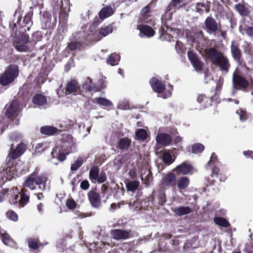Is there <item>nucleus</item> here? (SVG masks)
Instances as JSON below:
<instances>
[{
	"label": "nucleus",
	"mask_w": 253,
	"mask_h": 253,
	"mask_svg": "<svg viewBox=\"0 0 253 253\" xmlns=\"http://www.w3.org/2000/svg\"><path fill=\"white\" fill-rule=\"evenodd\" d=\"M130 232L123 229H115L111 230L112 237L117 240H126L130 237Z\"/></svg>",
	"instance_id": "nucleus-17"
},
{
	"label": "nucleus",
	"mask_w": 253,
	"mask_h": 253,
	"mask_svg": "<svg viewBox=\"0 0 253 253\" xmlns=\"http://www.w3.org/2000/svg\"><path fill=\"white\" fill-rule=\"evenodd\" d=\"M150 5H147L141 10L140 14L142 17V20L144 22H146L148 17L150 16Z\"/></svg>",
	"instance_id": "nucleus-43"
},
{
	"label": "nucleus",
	"mask_w": 253,
	"mask_h": 253,
	"mask_svg": "<svg viewBox=\"0 0 253 253\" xmlns=\"http://www.w3.org/2000/svg\"><path fill=\"white\" fill-rule=\"evenodd\" d=\"M114 13V11L112 7L106 6L103 7L98 13L99 18L96 17L94 19L92 23L93 25L98 26L103 20L111 16Z\"/></svg>",
	"instance_id": "nucleus-10"
},
{
	"label": "nucleus",
	"mask_w": 253,
	"mask_h": 253,
	"mask_svg": "<svg viewBox=\"0 0 253 253\" xmlns=\"http://www.w3.org/2000/svg\"><path fill=\"white\" fill-rule=\"evenodd\" d=\"M88 198L91 205L95 208H98L101 205L100 195L93 191H90L88 194Z\"/></svg>",
	"instance_id": "nucleus-21"
},
{
	"label": "nucleus",
	"mask_w": 253,
	"mask_h": 253,
	"mask_svg": "<svg viewBox=\"0 0 253 253\" xmlns=\"http://www.w3.org/2000/svg\"><path fill=\"white\" fill-rule=\"evenodd\" d=\"M131 140L128 137L121 138L118 141L117 147L120 150L127 149L131 145Z\"/></svg>",
	"instance_id": "nucleus-34"
},
{
	"label": "nucleus",
	"mask_w": 253,
	"mask_h": 253,
	"mask_svg": "<svg viewBox=\"0 0 253 253\" xmlns=\"http://www.w3.org/2000/svg\"><path fill=\"white\" fill-rule=\"evenodd\" d=\"M175 49L178 53H185L186 51V48L184 45L179 41H177L175 44Z\"/></svg>",
	"instance_id": "nucleus-50"
},
{
	"label": "nucleus",
	"mask_w": 253,
	"mask_h": 253,
	"mask_svg": "<svg viewBox=\"0 0 253 253\" xmlns=\"http://www.w3.org/2000/svg\"><path fill=\"white\" fill-rule=\"evenodd\" d=\"M194 36L195 37L193 38L192 42L197 43H199V42L197 41L196 38H198L200 40H203L204 39V34L202 31L195 33Z\"/></svg>",
	"instance_id": "nucleus-61"
},
{
	"label": "nucleus",
	"mask_w": 253,
	"mask_h": 253,
	"mask_svg": "<svg viewBox=\"0 0 253 253\" xmlns=\"http://www.w3.org/2000/svg\"><path fill=\"white\" fill-rule=\"evenodd\" d=\"M1 235L2 242L5 245L8 244L10 241L9 235L7 233H3Z\"/></svg>",
	"instance_id": "nucleus-64"
},
{
	"label": "nucleus",
	"mask_w": 253,
	"mask_h": 253,
	"mask_svg": "<svg viewBox=\"0 0 253 253\" xmlns=\"http://www.w3.org/2000/svg\"><path fill=\"white\" fill-rule=\"evenodd\" d=\"M90 84H91V79L88 78L82 85V88L85 91H91Z\"/></svg>",
	"instance_id": "nucleus-55"
},
{
	"label": "nucleus",
	"mask_w": 253,
	"mask_h": 253,
	"mask_svg": "<svg viewBox=\"0 0 253 253\" xmlns=\"http://www.w3.org/2000/svg\"><path fill=\"white\" fill-rule=\"evenodd\" d=\"M28 190L26 189L23 188L19 192V194H20V199L18 201V204L21 207L25 206L29 202L30 196L26 194Z\"/></svg>",
	"instance_id": "nucleus-29"
},
{
	"label": "nucleus",
	"mask_w": 253,
	"mask_h": 253,
	"mask_svg": "<svg viewBox=\"0 0 253 253\" xmlns=\"http://www.w3.org/2000/svg\"><path fill=\"white\" fill-rule=\"evenodd\" d=\"M60 5V12L67 14L70 9V0H61Z\"/></svg>",
	"instance_id": "nucleus-42"
},
{
	"label": "nucleus",
	"mask_w": 253,
	"mask_h": 253,
	"mask_svg": "<svg viewBox=\"0 0 253 253\" xmlns=\"http://www.w3.org/2000/svg\"><path fill=\"white\" fill-rule=\"evenodd\" d=\"M205 57L207 61L212 65L219 67L222 72L227 73L230 68L228 58L219 50L214 47L207 48L204 50Z\"/></svg>",
	"instance_id": "nucleus-3"
},
{
	"label": "nucleus",
	"mask_w": 253,
	"mask_h": 253,
	"mask_svg": "<svg viewBox=\"0 0 253 253\" xmlns=\"http://www.w3.org/2000/svg\"><path fill=\"white\" fill-rule=\"evenodd\" d=\"M6 216L9 219L13 221H17L18 219V216L17 214L12 210H9L7 211L5 213Z\"/></svg>",
	"instance_id": "nucleus-49"
},
{
	"label": "nucleus",
	"mask_w": 253,
	"mask_h": 253,
	"mask_svg": "<svg viewBox=\"0 0 253 253\" xmlns=\"http://www.w3.org/2000/svg\"><path fill=\"white\" fill-rule=\"evenodd\" d=\"M58 151V154L56 156L54 155V158H56L60 162H63L66 159V157L69 154H67V152H64L60 150Z\"/></svg>",
	"instance_id": "nucleus-53"
},
{
	"label": "nucleus",
	"mask_w": 253,
	"mask_h": 253,
	"mask_svg": "<svg viewBox=\"0 0 253 253\" xmlns=\"http://www.w3.org/2000/svg\"><path fill=\"white\" fill-rule=\"evenodd\" d=\"M231 53L234 60H238L242 57V51L240 48V45L238 42L233 41L230 45Z\"/></svg>",
	"instance_id": "nucleus-19"
},
{
	"label": "nucleus",
	"mask_w": 253,
	"mask_h": 253,
	"mask_svg": "<svg viewBox=\"0 0 253 253\" xmlns=\"http://www.w3.org/2000/svg\"><path fill=\"white\" fill-rule=\"evenodd\" d=\"M233 84L238 89H246L249 85V82L241 76L239 67H237L233 73Z\"/></svg>",
	"instance_id": "nucleus-7"
},
{
	"label": "nucleus",
	"mask_w": 253,
	"mask_h": 253,
	"mask_svg": "<svg viewBox=\"0 0 253 253\" xmlns=\"http://www.w3.org/2000/svg\"><path fill=\"white\" fill-rule=\"evenodd\" d=\"M120 60V56L116 53H112L107 60V63L112 66H115L119 64Z\"/></svg>",
	"instance_id": "nucleus-39"
},
{
	"label": "nucleus",
	"mask_w": 253,
	"mask_h": 253,
	"mask_svg": "<svg viewBox=\"0 0 253 253\" xmlns=\"http://www.w3.org/2000/svg\"><path fill=\"white\" fill-rule=\"evenodd\" d=\"M113 31V27L112 25L101 27L98 31H95L92 34V39L94 41L98 42L101 40L103 38L111 34Z\"/></svg>",
	"instance_id": "nucleus-11"
},
{
	"label": "nucleus",
	"mask_w": 253,
	"mask_h": 253,
	"mask_svg": "<svg viewBox=\"0 0 253 253\" xmlns=\"http://www.w3.org/2000/svg\"><path fill=\"white\" fill-rule=\"evenodd\" d=\"M176 177L173 172H169L162 179V184L163 186L169 187H173L176 185Z\"/></svg>",
	"instance_id": "nucleus-18"
},
{
	"label": "nucleus",
	"mask_w": 253,
	"mask_h": 253,
	"mask_svg": "<svg viewBox=\"0 0 253 253\" xmlns=\"http://www.w3.org/2000/svg\"><path fill=\"white\" fill-rule=\"evenodd\" d=\"M158 199V204L163 205L166 202V196L165 190L161 188L157 191H154L150 196L152 203H154L156 199Z\"/></svg>",
	"instance_id": "nucleus-14"
},
{
	"label": "nucleus",
	"mask_w": 253,
	"mask_h": 253,
	"mask_svg": "<svg viewBox=\"0 0 253 253\" xmlns=\"http://www.w3.org/2000/svg\"><path fill=\"white\" fill-rule=\"evenodd\" d=\"M39 170L36 169L32 174L35 173V176L34 177L36 185H39L41 188V185L43 186V189L45 187V183L47 180V176L46 173H42L39 174Z\"/></svg>",
	"instance_id": "nucleus-20"
},
{
	"label": "nucleus",
	"mask_w": 253,
	"mask_h": 253,
	"mask_svg": "<svg viewBox=\"0 0 253 253\" xmlns=\"http://www.w3.org/2000/svg\"><path fill=\"white\" fill-rule=\"evenodd\" d=\"M187 56L193 67L197 71H201L203 70L202 62L196 53L192 51H189Z\"/></svg>",
	"instance_id": "nucleus-16"
},
{
	"label": "nucleus",
	"mask_w": 253,
	"mask_h": 253,
	"mask_svg": "<svg viewBox=\"0 0 253 253\" xmlns=\"http://www.w3.org/2000/svg\"><path fill=\"white\" fill-rule=\"evenodd\" d=\"M56 19H52L51 13L49 11H44L42 14V29L44 30L53 29L56 26Z\"/></svg>",
	"instance_id": "nucleus-9"
},
{
	"label": "nucleus",
	"mask_w": 253,
	"mask_h": 253,
	"mask_svg": "<svg viewBox=\"0 0 253 253\" xmlns=\"http://www.w3.org/2000/svg\"><path fill=\"white\" fill-rule=\"evenodd\" d=\"M221 163L218 161L217 156L213 153L210 158V161L206 165V168L211 171V178L207 179V182L210 185H213L217 179L220 182H224L227 179L226 173L220 169Z\"/></svg>",
	"instance_id": "nucleus-4"
},
{
	"label": "nucleus",
	"mask_w": 253,
	"mask_h": 253,
	"mask_svg": "<svg viewBox=\"0 0 253 253\" xmlns=\"http://www.w3.org/2000/svg\"><path fill=\"white\" fill-rule=\"evenodd\" d=\"M42 36L41 32L36 31L32 34V40L33 42H38L41 41Z\"/></svg>",
	"instance_id": "nucleus-59"
},
{
	"label": "nucleus",
	"mask_w": 253,
	"mask_h": 253,
	"mask_svg": "<svg viewBox=\"0 0 253 253\" xmlns=\"http://www.w3.org/2000/svg\"><path fill=\"white\" fill-rule=\"evenodd\" d=\"M196 12L202 14L204 11L209 12L210 8L208 6H206L204 3H198L196 6Z\"/></svg>",
	"instance_id": "nucleus-46"
},
{
	"label": "nucleus",
	"mask_w": 253,
	"mask_h": 253,
	"mask_svg": "<svg viewBox=\"0 0 253 253\" xmlns=\"http://www.w3.org/2000/svg\"><path fill=\"white\" fill-rule=\"evenodd\" d=\"M149 83L153 90L158 94L163 93L166 88L165 83L156 77H152Z\"/></svg>",
	"instance_id": "nucleus-13"
},
{
	"label": "nucleus",
	"mask_w": 253,
	"mask_h": 253,
	"mask_svg": "<svg viewBox=\"0 0 253 253\" xmlns=\"http://www.w3.org/2000/svg\"><path fill=\"white\" fill-rule=\"evenodd\" d=\"M239 31L243 35L246 33L248 36L253 38V27L241 25L239 27Z\"/></svg>",
	"instance_id": "nucleus-41"
},
{
	"label": "nucleus",
	"mask_w": 253,
	"mask_h": 253,
	"mask_svg": "<svg viewBox=\"0 0 253 253\" xmlns=\"http://www.w3.org/2000/svg\"><path fill=\"white\" fill-rule=\"evenodd\" d=\"M89 178L92 183L97 182L101 184L107 180V176L104 171H102L99 173V168L98 167L93 166L89 170Z\"/></svg>",
	"instance_id": "nucleus-6"
},
{
	"label": "nucleus",
	"mask_w": 253,
	"mask_h": 253,
	"mask_svg": "<svg viewBox=\"0 0 253 253\" xmlns=\"http://www.w3.org/2000/svg\"><path fill=\"white\" fill-rule=\"evenodd\" d=\"M220 89L219 84H217L212 92H214V95L211 97L206 96L205 94H200L197 98V102L200 104L202 108H206L211 105V103L213 102L214 98L216 97V92L218 89Z\"/></svg>",
	"instance_id": "nucleus-8"
},
{
	"label": "nucleus",
	"mask_w": 253,
	"mask_h": 253,
	"mask_svg": "<svg viewBox=\"0 0 253 253\" xmlns=\"http://www.w3.org/2000/svg\"><path fill=\"white\" fill-rule=\"evenodd\" d=\"M181 1V0H171V1L169 3L168 6V10H171L174 8Z\"/></svg>",
	"instance_id": "nucleus-62"
},
{
	"label": "nucleus",
	"mask_w": 253,
	"mask_h": 253,
	"mask_svg": "<svg viewBox=\"0 0 253 253\" xmlns=\"http://www.w3.org/2000/svg\"><path fill=\"white\" fill-rule=\"evenodd\" d=\"M66 207L70 210H74L77 207V204L72 198H68L66 202Z\"/></svg>",
	"instance_id": "nucleus-54"
},
{
	"label": "nucleus",
	"mask_w": 253,
	"mask_h": 253,
	"mask_svg": "<svg viewBox=\"0 0 253 253\" xmlns=\"http://www.w3.org/2000/svg\"><path fill=\"white\" fill-rule=\"evenodd\" d=\"M40 131L42 135L51 136L56 134L58 131V129L53 126H44L41 127Z\"/></svg>",
	"instance_id": "nucleus-27"
},
{
	"label": "nucleus",
	"mask_w": 253,
	"mask_h": 253,
	"mask_svg": "<svg viewBox=\"0 0 253 253\" xmlns=\"http://www.w3.org/2000/svg\"><path fill=\"white\" fill-rule=\"evenodd\" d=\"M156 140L157 143L159 145L168 146L171 143L172 137L168 133H161L157 135Z\"/></svg>",
	"instance_id": "nucleus-24"
},
{
	"label": "nucleus",
	"mask_w": 253,
	"mask_h": 253,
	"mask_svg": "<svg viewBox=\"0 0 253 253\" xmlns=\"http://www.w3.org/2000/svg\"><path fill=\"white\" fill-rule=\"evenodd\" d=\"M9 28L11 32L16 36L17 35V27L16 23H14V21L9 22Z\"/></svg>",
	"instance_id": "nucleus-63"
},
{
	"label": "nucleus",
	"mask_w": 253,
	"mask_h": 253,
	"mask_svg": "<svg viewBox=\"0 0 253 253\" xmlns=\"http://www.w3.org/2000/svg\"><path fill=\"white\" fill-rule=\"evenodd\" d=\"M238 65L242 68H245L246 71L249 72L250 71V68L246 65V62L244 60L242 57H241L239 60H235Z\"/></svg>",
	"instance_id": "nucleus-58"
},
{
	"label": "nucleus",
	"mask_w": 253,
	"mask_h": 253,
	"mask_svg": "<svg viewBox=\"0 0 253 253\" xmlns=\"http://www.w3.org/2000/svg\"><path fill=\"white\" fill-rule=\"evenodd\" d=\"M80 88V85L78 82L75 80L72 79L68 81L66 84L65 93L66 95H68L72 93H75Z\"/></svg>",
	"instance_id": "nucleus-23"
},
{
	"label": "nucleus",
	"mask_w": 253,
	"mask_h": 253,
	"mask_svg": "<svg viewBox=\"0 0 253 253\" xmlns=\"http://www.w3.org/2000/svg\"><path fill=\"white\" fill-rule=\"evenodd\" d=\"M148 137L147 131L143 128H139L135 132V139L139 141H144Z\"/></svg>",
	"instance_id": "nucleus-38"
},
{
	"label": "nucleus",
	"mask_w": 253,
	"mask_h": 253,
	"mask_svg": "<svg viewBox=\"0 0 253 253\" xmlns=\"http://www.w3.org/2000/svg\"><path fill=\"white\" fill-rule=\"evenodd\" d=\"M234 8L242 16H248L250 14V11L245 4L238 3L235 5Z\"/></svg>",
	"instance_id": "nucleus-30"
},
{
	"label": "nucleus",
	"mask_w": 253,
	"mask_h": 253,
	"mask_svg": "<svg viewBox=\"0 0 253 253\" xmlns=\"http://www.w3.org/2000/svg\"><path fill=\"white\" fill-rule=\"evenodd\" d=\"M206 30L211 33H215L221 27V25L218 24L215 20L211 16H208L204 22Z\"/></svg>",
	"instance_id": "nucleus-15"
},
{
	"label": "nucleus",
	"mask_w": 253,
	"mask_h": 253,
	"mask_svg": "<svg viewBox=\"0 0 253 253\" xmlns=\"http://www.w3.org/2000/svg\"><path fill=\"white\" fill-rule=\"evenodd\" d=\"M176 170L183 174H187L193 170V166L187 162H184L176 168Z\"/></svg>",
	"instance_id": "nucleus-25"
},
{
	"label": "nucleus",
	"mask_w": 253,
	"mask_h": 253,
	"mask_svg": "<svg viewBox=\"0 0 253 253\" xmlns=\"http://www.w3.org/2000/svg\"><path fill=\"white\" fill-rule=\"evenodd\" d=\"M19 111V103L16 100H13L7 108L5 115L7 118L12 119L18 116Z\"/></svg>",
	"instance_id": "nucleus-12"
},
{
	"label": "nucleus",
	"mask_w": 253,
	"mask_h": 253,
	"mask_svg": "<svg viewBox=\"0 0 253 253\" xmlns=\"http://www.w3.org/2000/svg\"><path fill=\"white\" fill-rule=\"evenodd\" d=\"M33 103L38 106H42L47 102L46 97L41 94H36L33 97Z\"/></svg>",
	"instance_id": "nucleus-33"
},
{
	"label": "nucleus",
	"mask_w": 253,
	"mask_h": 253,
	"mask_svg": "<svg viewBox=\"0 0 253 253\" xmlns=\"http://www.w3.org/2000/svg\"><path fill=\"white\" fill-rule=\"evenodd\" d=\"M33 15V12L32 11L28 12L22 22L21 16H20L18 18L17 24L24 30L23 33L18 36L13 42V45L15 49L18 52H28L30 50V47L27 45L29 42V36L25 33L30 30L33 25L32 20Z\"/></svg>",
	"instance_id": "nucleus-1"
},
{
	"label": "nucleus",
	"mask_w": 253,
	"mask_h": 253,
	"mask_svg": "<svg viewBox=\"0 0 253 253\" xmlns=\"http://www.w3.org/2000/svg\"><path fill=\"white\" fill-rule=\"evenodd\" d=\"M27 147V145L24 142H20L15 148L13 144H11L6 159L5 168L4 170L6 180H10L14 175H16L17 171L15 167V160L24 153Z\"/></svg>",
	"instance_id": "nucleus-2"
},
{
	"label": "nucleus",
	"mask_w": 253,
	"mask_h": 253,
	"mask_svg": "<svg viewBox=\"0 0 253 253\" xmlns=\"http://www.w3.org/2000/svg\"><path fill=\"white\" fill-rule=\"evenodd\" d=\"M137 29H139L141 33L148 37H151L155 34V31L147 25L143 24L137 25Z\"/></svg>",
	"instance_id": "nucleus-26"
},
{
	"label": "nucleus",
	"mask_w": 253,
	"mask_h": 253,
	"mask_svg": "<svg viewBox=\"0 0 253 253\" xmlns=\"http://www.w3.org/2000/svg\"><path fill=\"white\" fill-rule=\"evenodd\" d=\"M83 164V161L82 158H78L77 160L71 165V170L72 171L77 170Z\"/></svg>",
	"instance_id": "nucleus-52"
},
{
	"label": "nucleus",
	"mask_w": 253,
	"mask_h": 253,
	"mask_svg": "<svg viewBox=\"0 0 253 253\" xmlns=\"http://www.w3.org/2000/svg\"><path fill=\"white\" fill-rule=\"evenodd\" d=\"M166 20L162 21V26L159 30L160 37L163 40L170 41L172 37L167 31L170 29Z\"/></svg>",
	"instance_id": "nucleus-22"
},
{
	"label": "nucleus",
	"mask_w": 253,
	"mask_h": 253,
	"mask_svg": "<svg viewBox=\"0 0 253 253\" xmlns=\"http://www.w3.org/2000/svg\"><path fill=\"white\" fill-rule=\"evenodd\" d=\"M90 86L91 87V91H93L94 92L99 91L101 90L104 89V87H105V86H103V85L99 86V85H98L97 84L93 83L92 82V80H91V84H90Z\"/></svg>",
	"instance_id": "nucleus-60"
},
{
	"label": "nucleus",
	"mask_w": 253,
	"mask_h": 253,
	"mask_svg": "<svg viewBox=\"0 0 253 253\" xmlns=\"http://www.w3.org/2000/svg\"><path fill=\"white\" fill-rule=\"evenodd\" d=\"M236 113L239 116L240 119L242 122H245L249 118V115L247 111L243 109H239L236 111Z\"/></svg>",
	"instance_id": "nucleus-47"
},
{
	"label": "nucleus",
	"mask_w": 253,
	"mask_h": 253,
	"mask_svg": "<svg viewBox=\"0 0 253 253\" xmlns=\"http://www.w3.org/2000/svg\"><path fill=\"white\" fill-rule=\"evenodd\" d=\"M35 173H31L26 178L24 182L23 183V187L29 188L31 190H34L36 188L34 183H35L34 177L35 176Z\"/></svg>",
	"instance_id": "nucleus-35"
},
{
	"label": "nucleus",
	"mask_w": 253,
	"mask_h": 253,
	"mask_svg": "<svg viewBox=\"0 0 253 253\" xmlns=\"http://www.w3.org/2000/svg\"><path fill=\"white\" fill-rule=\"evenodd\" d=\"M65 144H66L67 147L68 149L67 154H70L76 151V144L74 141L72 137H70L68 140H64Z\"/></svg>",
	"instance_id": "nucleus-37"
},
{
	"label": "nucleus",
	"mask_w": 253,
	"mask_h": 253,
	"mask_svg": "<svg viewBox=\"0 0 253 253\" xmlns=\"http://www.w3.org/2000/svg\"><path fill=\"white\" fill-rule=\"evenodd\" d=\"M175 215L179 216L186 215L192 212V209L189 207L180 206L172 209Z\"/></svg>",
	"instance_id": "nucleus-28"
},
{
	"label": "nucleus",
	"mask_w": 253,
	"mask_h": 253,
	"mask_svg": "<svg viewBox=\"0 0 253 253\" xmlns=\"http://www.w3.org/2000/svg\"><path fill=\"white\" fill-rule=\"evenodd\" d=\"M192 151L194 153L202 152L205 148L204 146L201 143H196L192 146Z\"/></svg>",
	"instance_id": "nucleus-51"
},
{
	"label": "nucleus",
	"mask_w": 253,
	"mask_h": 253,
	"mask_svg": "<svg viewBox=\"0 0 253 253\" xmlns=\"http://www.w3.org/2000/svg\"><path fill=\"white\" fill-rule=\"evenodd\" d=\"M18 66L15 64L8 65L0 76V84L6 86L12 84L19 75Z\"/></svg>",
	"instance_id": "nucleus-5"
},
{
	"label": "nucleus",
	"mask_w": 253,
	"mask_h": 253,
	"mask_svg": "<svg viewBox=\"0 0 253 253\" xmlns=\"http://www.w3.org/2000/svg\"><path fill=\"white\" fill-rule=\"evenodd\" d=\"M82 46V43L79 41H74L69 42L66 48L69 50L73 51L76 50L80 51Z\"/></svg>",
	"instance_id": "nucleus-40"
},
{
	"label": "nucleus",
	"mask_w": 253,
	"mask_h": 253,
	"mask_svg": "<svg viewBox=\"0 0 253 253\" xmlns=\"http://www.w3.org/2000/svg\"><path fill=\"white\" fill-rule=\"evenodd\" d=\"M162 160L164 162L168 165H169L173 163L172 157L170 154L168 152H165L162 155Z\"/></svg>",
	"instance_id": "nucleus-48"
},
{
	"label": "nucleus",
	"mask_w": 253,
	"mask_h": 253,
	"mask_svg": "<svg viewBox=\"0 0 253 253\" xmlns=\"http://www.w3.org/2000/svg\"><path fill=\"white\" fill-rule=\"evenodd\" d=\"M214 221L216 224L224 227H228L230 226L229 222L224 218L216 217L214 218Z\"/></svg>",
	"instance_id": "nucleus-45"
},
{
	"label": "nucleus",
	"mask_w": 253,
	"mask_h": 253,
	"mask_svg": "<svg viewBox=\"0 0 253 253\" xmlns=\"http://www.w3.org/2000/svg\"><path fill=\"white\" fill-rule=\"evenodd\" d=\"M190 184V179L186 176H182L176 180V185L180 190H184L188 187Z\"/></svg>",
	"instance_id": "nucleus-32"
},
{
	"label": "nucleus",
	"mask_w": 253,
	"mask_h": 253,
	"mask_svg": "<svg viewBox=\"0 0 253 253\" xmlns=\"http://www.w3.org/2000/svg\"><path fill=\"white\" fill-rule=\"evenodd\" d=\"M28 246L30 249L37 250L39 248V245L37 241L33 239H29L28 240Z\"/></svg>",
	"instance_id": "nucleus-56"
},
{
	"label": "nucleus",
	"mask_w": 253,
	"mask_h": 253,
	"mask_svg": "<svg viewBox=\"0 0 253 253\" xmlns=\"http://www.w3.org/2000/svg\"><path fill=\"white\" fill-rule=\"evenodd\" d=\"M57 150H60L64 152H68V149L67 147V145L65 144L64 140L61 142L59 146H57L54 147L51 153L52 157H54V155L57 153Z\"/></svg>",
	"instance_id": "nucleus-44"
},
{
	"label": "nucleus",
	"mask_w": 253,
	"mask_h": 253,
	"mask_svg": "<svg viewBox=\"0 0 253 253\" xmlns=\"http://www.w3.org/2000/svg\"><path fill=\"white\" fill-rule=\"evenodd\" d=\"M92 101L101 106L104 107H110L113 106V103L109 100L102 97H96Z\"/></svg>",
	"instance_id": "nucleus-31"
},
{
	"label": "nucleus",
	"mask_w": 253,
	"mask_h": 253,
	"mask_svg": "<svg viewBox=\"0 0 253 253\" xmlns=\"http://www.w3.org/2000/svg\"><path fill=\"white\" fill-rule=\"evenodd\" d=\"M126 185L128 191L134 192L138 188L140 182L138 180H129L126 183Z\"/></svg>",
	"instance_id": "nucleus-36"
},
{
	"label": "nucleus",
	"mask_w": 253,
	"mask_h": 253,
	"mask_svg": "<svg viewBox=\"0 0 253 253\" xmlns=\"http://www.w3.org/2000/svg\"><path fill=\"white\" fill-rule=\"evenodd\" d=\"M170 11V10H169V11L168 10V7H167L165 13L163 15V16L161 18L162 21H163L164 20H166V21H167V20L170 21L171 20L172 16V13L170 12H169Z\"/></svg>",
	"instance_id": "nucleus-57"
}]
</instances>
